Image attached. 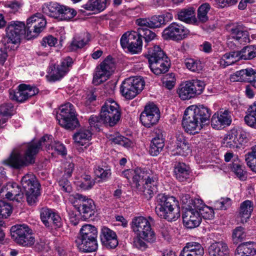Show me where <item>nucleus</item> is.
Masks as SVG:
<instances>
[{
  "label": "nucleus",
  "mask_w": 256,
  "mask_h": 256,
  "mask_svg": "<svg viewBox=\"0 0 256 256\" xmlns=\"http://www.w3.org/2000/svg\"><path fill=\"white\" fill-rule=\"evenodd\" d=\"M53 137L46 134L37 142H30L26 146L24 156H22L18 148H14L10 156L3 161V164L18 169L34 162L35 156L40 150L44 146L46 150H53Z\"/></svg>",
  "instance_id": "f257e3e1"
},
{
  "label": "nucleus",
  "mask_w": 256,
  "mask_h": 256,
  "mask_svg": "<svg viewBox=\"0 0 256 256\" xmlns=\"http://www.w3.org/2000/svg\"><path fill=\"white\" fill-rule=\"evenodd\" d=\"M156 205L155 212L161 218L172 221L180 216L179 202L174 196L158 194L156 197Z\"/></svg>",
  "instance_id": "f03ea898"
},
{
  "label": "nucleus",
  "mask_w": 256,
  "mask_h": 256,
  "mask_svg": "<svg viewBox=\"0 0 256 256\" xmlns=\"http://www.w3.org/2000/svg\"><path fill=\"white\" fill-rule=\"evenodd\" d=\"M98 230L92 224H86L80 228L76 240L79 250L84 252H95L98 248Z\"/></svg>",
  "instance_id": "7ed1b4c3"
},
{
  "label": "nucleus",
  "mask_w": 256,
  "mask_h": 256,
  "mask_svg": "<svg viewBox=\"0 0 256 256\" xmlns=\"http://www.w3.org/2000/svg\"><path fill=\"white\" fill-rule=\"evenodd\" d=\"M56 118L59 124L66 130H72L79 126L74 106L70 102L60 107Z\"/></svg>",
  "instance_id": "20e7f679"
},
{
  "label": "nucleus",
  "mask_w": 256,
  "mask_h": 256,
  "mask_svg": "<svg viewBox=\"0 0 256 256\" xmlns=\"http://www.w3.org/2000/svg\"><path fill=\"white\" fill-rule=\"evenodd\" d=\"M43 11L50 17L54 18L60 17L63 20H70L77 14L74 8L55 2L45 4L43 7Z\"/></svg>",
  "instance_id": "39448f33"
},
{
  "label": "nucleus",
  "mask_w": 256,
  "mask_h": 256,
  "mask_svg": "<svg viewBox=\"0 0 256 256\" xmlns=\"http://www.w3.org/2000/svg\"><path fill=\"white\" fill-rule=\"evenodd\" d=\"M100 113L104 124L110 126H114L121 116L118 104L112 100H108L105 102L101 108Z\"/></svg>",
  "instance_id": "423d86ee"
},
{
  "label": "nucleus",
  "mask_w": 256,
  "mask_h": 256,
  "mask_svg": "<svg viewBox=\"0 0 256 256\" xmlns=\"http://www.w3.org/2000/svg\"><path fill=\"white\" fill-rule=\"evenodd\" d=\"M132 228L134 232L148 242L156 241V236L152 230L150 222L143 216L135 218L132 222Z\"/></svg>",
  "instance_id": "0eeeda50"
},
{
  "label": "nucleus",
  "mask_w": 256,
  "mask_h": 256,
  "mask_svg": "<svg viewBox=\"0 0 256 256\" xmlns=\"http://www.w3.org/2000/svg\"><path fill=\"white\" fill-rule=\"evenodd\" d=\"M74 207L84 220H93L96 212V206L92 200L80 194L74 196Z\"/></svg>",
  "instance_id": "6e6552de"
},
{
  "label": "nucleus",
  "mask_w": 256,
  "mask_h": 256,
  "mask_svg": "<svg viewBox=\"0 0 256 256\" xmlns=\"http://www.w3.org/2000/svg\"><path fill=\"white\" fill-rule=\"evenodd\" d=\"M32 230L26 224H16L11 227L10 232L12 238L16 243L24 246L33 245L35 240Z\"/></svg>",
  "instance_id": "1a4fd4ad"
},
{
  "label": "nucleus",
  "mask_w": 256,
  "mask_h": 256,
  "mask_svg": "<svg viewBox=\"0 0 256 256\" xmlns=\"http://www.w3.org/2000/svg\"><path fill=\"white\" fill-rule=\"evenodd\" d=\"M144 81L139 77H130L126 79L122 83L120 91L126 98H134L144 88Z\"/></svg>",
  "instance_id": "9d476101"
},
{
  "label": "nucleus",
  "mask_w": 256,
  "mask_h": 256,
  "mask_svg": "<svg viewBox=\"0 0 256 256\" xmlns=\"http://www.w3.org/2000/svg\"><path fill=\"white\" fill-rule=\"evenodd\" d=\"M248 134L246 132L240 128H234L228 131L223 138L224 146L234 148H240L248 142Z\"/></svg>",
  "instance_id": "9b49d317"
},
{
  "label": "nucleus",
  "mask_w": 256,
  "mask_h": 256,
  "mask_svg": "<svg viewBox=\"0 0 256 256\" xmlns=\"http://www.w3.org/2000/svg\"><path fill=\"white\" fill-rule=\"evenodd\" d=\"M73 62L72 59L68 56L63 59L60 64H50L46 76L48 80L56 82L60 80L70 71Z\"/></svg>",
  "instance_id": "f8f14e48"
},
{
  "label": "nucleus",
  "mask_w": 256,
  "mask_h": 256,
  "mask_svg": "<svg viewBox=\"0 0 256 256\" xmlns=\"http://www.w3.org/2000/svg\"><path fill=\"white\" fill-rule=\"evenodd\" d=\"M8 44H19L22 38H26V27L24 23L19 21H12L6 28Z\"/></svg>",
  "instance_id": "ddd939ff"
},
{
  "label": "nucleus",
  "mask_w": 256,
  "mask_h": 256,
  "mask_svg": "<svg viewBox=\"0 0 256 256\" xmlns=\"http://www.w3.org/2000/svg\"><path fill=\"white\" fill-rule=\"evenodd\" d=\"M204 82L200 80H192L181 84L178 90L180 98L182 100H189L202 94L204 89Z\"/></svg>",
  "instance_id": "4468645a"
},
{
  "label": "nucleus",
  "mask_w": 256,
  "mask_h": 256,
  "mask_svg": "<svg viewBox=\"0 0 256 256\" xmlns=\"http://www.w3.org/2000/svg\"><path fill=\"white\" fill-rule=\"evenodd\" d=\"M46 24L42 15L38 13L28 19L26 27V38L30 40L36 37L45 28Z\"/></svg>",
  "instance_id": "2eb2a0df"
},
{
  "label": "nucleus",
  "mask_w": 256,
  "mask_h": 256,
  "mask_svg": "<svg viewBox=\"0 0 256 256\" xmlns=\"http://www.w3.org/2000/svg\"><path fill=\"white\" fill-rule=\"evenodd\" d=\"M115 69L114 60L110 56L107 58L97 67L94 76L93 83L98 85L104 82L112 74Z\"/></svg>",
  "instance_id": "dca6fc26"
},
{
  "label": "nucleus",
  "mask_w": 256,
  "mask_h": 256,
  "mask_svg": "<svg viewBox=\"0 0 256 256\" xmlns=\"http://www.w3.org/2000/svg\"><path fill=\"white\" fill-rule=\"evenodd\" d=\"M160 118V112L158 108L154 103H152L145 106L140 119L144 126L149 128L157 124Z\"/></svg>",
  "instance_id": "f3484780"
},
{
  "label": "nucleus",
  "mask_w": 256,
  "mask_h": 256,
  "mask_svg": "<svg viewBox=\"0 0 256 256\" xmlns=\"http://www.w3.org/2000/svg\"><path fill=\"white\" fill-rule=\"evenodd\" d=\"M38 92V89L35 86L22 84L18 86L17 91L13 90H9L10 98L17 102H22Z\"/></svg>",
  "instance_id": "a211bd4d"
},
{
  "label": "nucleus",
  "mask_w": 256,
  "mask_h": 256,
  "mask_svg": "<svg viewBox=\"0 0 256 256\" xmlns=\"http://www.w3.org/2000/svg\"><path fill=\"white\" fill-rule=\"evenodd\" d=\"M120 44L123 48H128L130 52L136 54L142 50V40L137 32H127L122 36Z\"/></svg>",
  "instance_id": "6ab92c4d"
},
{
  "label": "nucleus",
  "mask_w": 256,
  "mask_h": 256,
  "mask_svg": "<svg viewBox=\"0 0 256 256\" xmlns=\"http://www.w3.org/2000/svg\"><path fill=\"white\" fill-rule=\"evenodd\" d=\"M192 206L187 205L183 208L182 219L184 226L188 228H194L198 226L200 224L202 218L199 216L196 208V201Z\"/></svg>",
  "instance_id": "aec40b11"
},
{
  "label": "nucleus",
  "mask_w": 256,
  "mask_h": 256,
  "mask_svg": "<svg viewBox=\"0 0 256 256\" xmlns=\"http://www.w3.org/2000/svg\"><path fill=\"white\" fill-rule=\"evenodd\" d=\"M189 32L188 30L182 25L172 22L164 30L162 37L166 40H180L184 39Z\"/></svg>",
  "instance_id": "412c9836"
},
{
  "label": "nucleus",
  "mask_w": 256,
  "mask_h": 256,
  "mask_svg": "<svg viewBox=\"0 0 256 256\" xmlns=\"http://www.w3.org/2000/svg\"><path fill=\"white\" fill-rule=\"evenodd\" d=\"M182 125L187 132L195 134L202 128L199 121L194 115L190 107L188 106L184 111L182 120Z\"/></svg>",
  "instance_id": "4be33fe9"
},
{
  "label": "nucleus",
  "mask_w": 256,
  "mask_h": 256,
  "mask_svg": "<svg viewBox=\"0 0 256 256\" xmlns=\"http://www.w3.org/2000/svg\"><path fill=\"white\" fill-rule=\"evenodd\" d=\"M40 218L46 227H51L56 229L62 226V219L60 216L48 208H42Z\"/></svg>",
  "instance_id": "5701e85b"
},
{
  "label": "nucleus",
  "mask_w": 256,
  "mask_h": 256,
  "mask_svg": "<svg viewBox=\"0 0 256 256\" xmlns=\"http://www.w3.org/2000/svg\"><path fill=\"white\" fill-rule=\"evenodd\" d=\"M233 82H250L256 88V70L252 68H246L236 71L230 76Z\"/></svg>",
  "instance_id": "b1692460"
},
{
  "label": "nucleus",
  "mask_w": 256,
  "mask_h": 256,
  "mask_svg": "<svg viewBox=\"0 0 256 256\" xmlns=\"http://www.w3.org/2000/svg\"><path fill=\"white\" fill-rule=\"evenodd\" d=\"M232 122V116L229 110H225L216 112L211 119L212 126L217 130L229 126Z\"/></svg>",
  "instance_id": "393cba45"
},
{
  "label": "nucleus",
  "mask_w": 256,
  "mask_h": 256,
  "mask_svg": "<svg viewBox=\"0 0 256 256\" xmlns=\"http://www.w3.org/2000/svg\"><path fill=\"white\" fill-rule=\"evenodd\" d=\"M228 31L230 36L234 38V40L237 43L244 44L250 42L248 32L242 24H236L230 26Z\"/></svg>",
  "instance_id": "a878e982"
},
{
  "label": "nucleus",
  "mask_w": 256,
  "mask_h": 256,
  "mask_svg": "<svg viewBox=\"0 0 256 256\" xmlns=\"http://www.w3.org/2000/svg\"><path fill=\"white\" fill-rule=\"evenodd\" d=\"M1 193H5V198L11 200L20 202L24 198V192L16 182L8 183L1 190Z\"/></svg>",
  "instance_id": "bb28decb"
},
{
  "label": "nucleus",
  "mask_w": 256,
  "mask_h": 256,
  "mask_svg": "<svg viewBox=\"0 0 256 256\" xmlns=\"http://www.w3.org/2000/svg\"><path fill=\"white\" fill-rule=\"evenodd\" d=\"M100 238L102 244L107 248H114L118 244L116 234L106 227L102 228Z\"/></svg>",
  "instance_id": "cd10ccee"
},
{
  "label": "nucleus",
  "mask_w": 256,
  "mask_h": 256,
  "mask_svg": "<svg viewBox=\"0 0 256 256\" xmlns=\"http://www.w3.org/2000/svg\"><path fill=\"white\" fill-rule=\"evenodd\" d=\"M158 178L156 175L150 174L143 184L142 192L146 198L150 199L158 191Z\"/></svg>",
  "instance_id": "c85d7f7f"
},
{
  "label": "nucleus",
  "mask_w": 256,
  "mask_h": 256,
  "mask_svg": "<svg viewBox=\"0 0 256 256\" xmlns=\"http://www.w3.org/2000/svg\"><path fill=\"white\" fill-rule=\"evenodd\" d=\"M164 15L153 16L148 18H138L136 23L140 26H146L150 28H158L166 24Z\"/></svg>",
  "instance_id": "c756f323"
},
{
  "label": "nucleus",
  "mask_w": 256,
  "mask_h": 256,
  "mask_svg": "<svg viewBox=\"0 0 256 256\" xmlns=\"http://www.w3.org/2000/svg\"><path fill=\"white\" fill-rule=\"evenodd\" d=\"M190 106L196 119L199 121L200 125L202 126L204 123L209 122L211 111L208 107L204 105H192Z\"/></svg>",
  "instance_id": "7c9ffc66"
},
{
  "label": "nucleus",
  "mask_w": 256,
  "mask_h": 256,
  "mask_svg": "<svg viewBox=\"0 0 256 256\" xmlns=\"http://www.w3.org/2000/svg\"><path fill=\"white\" fill-rule=\"evenodd\" d=\"M90 40V35L88 32H84L74 37L70 46V51H76L81 49L86 45Z\"/></svg>",
  "instance_id": "2f4dec72"
},
{
  "label": "nucleus",
  "mask_w": 256,
  "mask_h": 256,
  "mask_svg": "<svg viewBox=\"0 0 256 256\" xmlns=\"http://www.w3.org/2000/svg\"><path fill=\"white\" fill-rule=\"evenodd\" d=\"M210 256H229L230 250L226 243L221 241L212 243L208 248Z\"/></svg>",
  "instance_id": "473e14b6"
},
{
  "label": "nucleus",
  "mask_w": 256,
  "mask_h": 256,
  "mask_svg": "<svg viewBox=\"0 0 256 256\" xmlns=\"http://www.w3.org/2000/svg\"><path fill=\"white\" fill-rule=\"evenodd\" d=\"M256 255V243L246 242L240 244L235 252V256H255Z\"/></svg>",
  "instance_id": "72a5a7b5"
},
{
  "label": "nucleus",
  "mask_w": 256,
  "mask_h": 256,
  "mask_svg": "<svg viewBox=\"0 0 256 256\" xmlns=\"http://www.w3.org/2000/svg\"><path fill=\"white\" fill-rule=\"evenodd\" d=\"M148 50L146 56L148 60L149 64L162 59H166L168 58L158 46L154 45L152 47L148 48Z\"/></svg>",
  "instance_id": "f704fd0d"
},
{
  "label": "nucleus",
  "mask_w": 256,
  "mask_h": 256,
  "mask_svg": "<svg viewBox=\"0 0 256 256\" xmlns=\"http://www.w3.org/2000/svg\"><path fill=\"white\" fill-rule=\"evenodd\" d=\"M152 71L156 74L158 75L167 72L170 67L168 58L162 59L150 64Z\"/></svg>",
  "instance_id": "c9c22d12"
},
{
  "label": "nucleus",
  "mask_w": 256,
  "mask_h": 256,
  "mask_svg": "<svg viewBox=\"0 0 256 256\" xmlns=\"http://www.w3.org/2000/svg\"><path fill=\"white\" fill-rule=\"evenodd\" d=\"M110 0H88L82 6L84 10L90 11H103L110 4Z\"/></svg>",
  "instance_id": "e433bc0d"
},
{
  "label": "nucleus",
  "mask_w": 256,
  "mask_h": 256,
  "mask_svg": "<svg viewBox=\"0 0 256 256\" xmlns=\"http://www.w3.org/2000/svg\"><path fill=\"white\" fill-rule=\"evenodd\" d=\"M92 136L90 130L86 128H81L74 134L73 139L76 143L84 146L91 140Z\"/></svg>",
  "instance_id": "4c0bfd02"
},
{
  "label": "nucleus",
  "mask_w": 256,
  "mask_h": 256,
  "mask_svg": "<svg viewBox=\"0 0 256 256\" xmlns=\"http://www.w3.org/2000/svg\"><path fill=\"white\" fill-rule=\"evenodd\" d=\"M178 19L188 24H198V20L194 16V10L192 8L182 9L178 12Z\"/></svg>",
  "instance_id": "58836bf2"
},
{
  "label": "nucleus",
  "mask_w": 256,
  "mask_h": 256,
  "mask_svg": "<svg viewBox=\"0 0 256 256\" xmlns=\"http://www.w3.org/2000/svg\"><path fill=\"white\" fill-rule=\"evenodd\" d=\"M174 168L176 177L179 181L184 182L188 178L190 170L188 166L183 162H178Z\"/></svg>",
  "instance_id": "ea45409f"
},
{
  "label": "nucleus",
  "mask_w": 256,
  "mask_h": 256,
  "mask_svg": "<svg viewBox=\"0 0 256 256\" xmlns=\"http://www.w3.org/2000/svg\"><path fill=\"white\" fill-rule=\"evenodd\" d=\"M21 184L24 191H26V190L36 188L40 186L35 176L32 174H26L22 178Z\"/></svg>",
  "instance_id": "a19ab883"
},
{
  "label": "nucleus",
  "mask_w": 256,
  "mask_h": 256,
  "mask_svg": "<svg viewBox=\"0 0 256 256\" xmlns=\"http://www.w3.org/2000/svg\"><path fill=\"white\" fill-rule=\"evenodd\" d=\"M252 210L253 205L251 201L246 200L241 204L239 212V217L240 218L241 222L244 223L247 222Z\"/></svg>",
  "instance_id": "79ce46f5"
},
{
  "label": "nucleus",
  "mask_w": 256,
  "mask_h": 256,
  "mask_svg": "<svg viewBox=\"0 0 256 256\" xmlns=\"http://www.w3.org/2000/svg\"><path fill=\"white\" fill-rule=\"evenodd\" d=\"M177 152L182 156H186L190 152L189 144L182 134L176 136Z\"/></svg>",
  "instance_id": "37998d69"
},
{
  "label": "nucleus",
  "mask_w": 256,
  "mask_h": 256,
  "mask_svg": "<svg viewBox=\"0 0 256 256\" xmlns=\"http://www.w3.org/2000/svg\"><path fill=\"white\" fill-rule=\"evenodd\" d=\"M240 59L244 60H252L256 57V46H244L240 51H237Z\"/></svg>",
  "instance_id": "c03bdc74"
},
{
  "label": "nucleus",
  "mask_w": 256,
  "mask_h": 256,
  "mask_svg": "<svg viewBox=\"0 0 256 256\" xmlns=\"http://www.w3.org/2000/svg\"><path fill=\"white\" fill-rule=\"evenodd\" d=\"M150 174L146 171L140 168H136L134 170V174L132 177V181L136 184L137 188L140 186V184L146 182Z\"/></svg>",
  "instance_id": "a18cd8bd"
},
{
  "label": "nucleus",
  "mask_w": 256,
  "mask_h": 256,
  "mask_svg": "<svg viewBox=\"0 0 256 256\" xmlns=\"http://www.w3.org/2000/svg\"><path fill=\"white\" fill-rule=\"evenodd\" d=\"M244 119L246 124L256 129V102L248 108Z\"/></svg>",
  "instance_id": "49530a36"
},
{
  "label": "nucleus",
  "mask_w": 256,
  "mask_h": 256,
  "mask_svg": "<svg viewBox=\"0 0 256 256\" xmlns=\"http://www.w3.org/2000/svg\"><path fill=\"white\" fill-rule=\"evenodd\" d=\"M240 58L237 51L232 52L222 56L220 64L224 66H226L235 63Z\"/></svg>",
  "instance_id": "de8ad7c7"
},
{
  "label": "nucleus",
  "mask_w": 256,
  "mask_h": 256,
  "mask_svg": "<svg viewBox=\"0 0 256 256\" xmlns=\"http://www.w3.org/2000/svg\"><path fill=\"white\" fill-rule=\"evenodd\" d=\"M232 171L241 180H245L247 178L248 174L244 165L233 162L231 164Z\"/></svg>",
  "instance_id": "09e8293b"
},
{
  "label": "nucleus",
  "mask_w": 256,
  "mask_h": 256,
  "mask_svg": "<svg viewBox=\"0 0 256 256\" xmlns=\"http://www.w3.org/2000/svg\"><path fill=\"white\" fill-rule=\"evenodd\" d=\"M210 9V6L208 3L200 5L198 10V18L199 22L204 23L208 20V12Z\"/></svg>",
  "instance_id": "8fccbe9b"
},
{
  "label": "nucleus",
  "mask_w": 256,
  "mask_h": 256,
  "mask_svg": "<svg viewBox=\"0 0 256 256\" xmlns=\"http://www.w3.org/2000/svg\"><path fill=\"white\" fill-rule=\"evenodd\" d=\"M40 187L24 191L26 193V200L29 205H34L38 200L40 195Z\"/></svg>",
  "instance_id": "3c124183"
},
{
  "label": "nucleus",
  "mask_w": 256,
  "mask_h": 256,
  "mask_svg": "<svg viewBox=\"0 0 256 256\" xmlns=\"http://www.w3.org/2000/svg\"><path fill=\"white\" fill-rule=\"evenodd\" d=\"M110 140L116 144L122 145L125 147H130L132 144V142L128 138L116 134V136L110 135Z\"/></svg>",
  "instance_id": "603ef678"
},
{
  "label": "nucleus",
  "mask_w": 256,
  "mask_h": 256,
  "mask_svg": "<svg viewBox=\"0 0 256 256\" xmlns=\"http://www.w3.org/2000/svg\"><path fill=\"white\" fill-rule=\"evenodd\" d=\"M137 32L141 38H143L144 39L145 42L147 44L153 40L156 36L154 32L147 28H144L142 26L138 29Z\"/></svg>",
  "instance_id": "864d4df0"
},
{
  "label": "nucleus",
  "mask_w": 256,
  "mask_h": 256,
  "mask_svg": "<svg viewBox=\"0 0 256 256\" xmlns=\"http://www.w3.org/2000/svg\"><path fill=\"white\" fill-rule=\"evenodd\" d=\"M196 208L201 218L202 217L204 219L210 220L214 217V210L210 208L205 205L202 206H199L196 205Z\"/></svg>",
  "instance_id": "5fc2aeb1"
},
{
  "label": "nucleus",
  "mask_w": 256,
  "mask_h": 256,
  "mask_svg": "<svg viewBox=\"0 0 256 256\" xmlns=\"http://www.w3.org/2000/svg\"><path fill=\"white\" fill-rule=\"evenodd\" d=\"M246 236L244 228L242 226H238L232 232V239L234 244H237L242 241Z\"/></svg>",
  "instance_id": "6e6d98bb"
},
{
  "label": "nucleus",
  "mask_w": 256,
  "mask_h": 256,
  "mask_svg": "<svg viewBox=\"0 0 256 256\" xmlns=\"http://www.w3.org/2000/svg\"><path fill=\"white\" fill-rule=\"evenodd\" d=\"M164 146V142L151 140L149 148V154L152 156H157L162 151Z\"/></svg>",
  "instance_id": "4d7b16f0"
},
{
  "label": "nucleus",
  "mask_w": 256,
  "mask_h": 256,
  "mask_svg": "<svg viewBox=\"0 0 256 256\" xmlns=\"http://www.w3.org/2000/svg\"><path fill=\"white\" fill-rule=\"evenodd\" d=\"M82 179L78 182V186L82 190H88L91 188L94 184L89 175L84 174L82 176Z\"/></svg>",
  "instance_id": "13d9d810"
},
{
  "label": "nucleus",
  "mask_w": 256,
  "mask_h": 256,
  "mask_svg": "<svg viewBox=\"0 0 256 256\" xmlns=\"http://www.w3.org/2000/svg\"><path fill=\"white\" fill-rule=\"evenodd\" d=\"M186 66L192 72H199L202 69V66L200 62L193 58H188L184 60Z\"/></svg>",
  "instance_id": "bf43d9fd"
},
{
  "label": "nucleus",
  "mask_w": 256,
  "mask_h": 256,
  "mask_svg": "<svg viewBox=\"0 0 256 256\" xmlns=\"http://www.w3.org/2000/svg\"><path fill=\"white\" fill-rule=\"evenodd\" d=\"M12 212V206L4 200H0V218H6Z\"/></svg>",
  "instance_id": "052dcab7"
},
{
  "label": "nucleus",
  "mask_w": 256,
  "mask_h": 256,
  "mask_svg": "<svg viewBox=\"0 0 256 256\" xmlns=\"http://www.w3.org/2000/svg\"><path fill=\"white\" fill-rule=\"evenodd\" d=\"M176 80L174 74H166L162 78V86L168 90H171L175 86Z\"/></svg>",
  "instance_id": "680f3d73"
},
{
  "label": "nucleus",
  "mask_w": 256,
  "mask_h": 256,
  "mask_svg": "<svg viewBox=\"0 0 256 256\" xmlns=\"http://www.w3.org/2000/svg\"><path fill=\"white\" fill-rule=\"evenodd\" d=\"M14 108L12 103H4L0 106V114L2 116H11L14 113Z\"/></svg>",
  "instance_id": "e2e57ef3"
},
{
  "label": "nucleus",
  "mask_w": 256,
  "mask_h": 256,
  "mask_svg": "<svg viewBox=\"0 0 256 256\" xmlns=\"http://www.w3.org/2000/svg\"><path fill=\"white\" fill-rule=\"evenodd\" d=\"M96 176L103 180H106L109 178L111 176V170L109 168L104 169L103 168L98 166L94 170Z\"/></svg>",
  "instance_id": "0e129e2a"
},
{
  "label": "nucleus",
  "mask_w": 256,
  "mask_h": 256,
  "mask_svg": "<svg viewBox=\"0 0 256 256\" xmlns=\"http://www.w3.org/2000/svg\"><path fill=\"white\" fill-rule=\"evenodd\" d=\"M88 122L91 128H94L96 130H98L101 125L103 124H104V120H103L102 117L100 116H100H91L88 119Z\"/></svg>",
  "instance_id": "69168bd1"
},
{
  "label": "nucleus",
  "mask_w": 256,
  "mask_h": 256,
  "mask_svg": "<svg viewBox=\"0 0 256 256\" xmlns=\"http://www.w3.org/2000/svg\"><path fill=\"white\" fill-rule=\"evenodd\" d=\"M10 44L8 42H0V64L3 65L8 57V50L10 48Z\"/></svg>",
  "instance_id": "338daca9"
},
{
  "label": "nucleus",
  "mask_w": 256,
  "mask_h": 256,
  "mask_svg": "<svg viewBox=\"0 0 256 256\" xmlns=\"http://www.w3.org/2000/svg\"><path fill=\"white\" fill-rule=\"evenodd\" d=\"M22 4L20 2L13 0H8L4 4V6L6 8L10 10V12L16 13L19 9L22 7Z\"/></svg>",
  "instance_id": "774afa93"
}]
</instances>
